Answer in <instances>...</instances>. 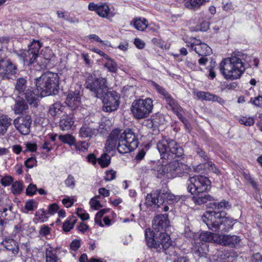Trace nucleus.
I'll list each match as a JSON object with an SVG mask.
<instances>
[{
	"instance_id": "3",
	"label": "nucleus",
	"mask_w": 262,
	"mask_h": 262,
	"mask_svg": "<svg viewBox=\"0 0 262 262\" xmlns=\"http://www.w3.org/2000/svg\"><path fill=\"white\" fill-rule=\"evenodd\" d=\"M145 237L149 247L155 248L159 252L163 251L170 255L174 252L172 242L169 235L165 232L156 233L148 228L145 230Z\"/></svg>"
},
{
	"instance_id": "62",
	"label": "nucleus",
	"mask_w": 262,
	"mask_h": 262,
	"mask_svg": "<svg viewBox=\"0 0 262 262\" xmlns=\"http://www.w3.org/2000/svg\"><path fill=\"white\" fill-rule=\"evenodd\" d=\"M91 207L95 209H98L101 206L100 203L99 201L92 199L90 202Z\"/></svg>"
},
{
	"instance_id": "45",
	"label": "nucleus",
	"mask_w": 262,
	"mask_h": 262,
	"mask_svg": "<svg viewBox=\"0 0 262 262\" xmlns=\"http://www.w3.org/2000/svg\"><path fill=\"white\" fill-rule=\"evenodd\" d=\"M211 95L212 94L208 92L203 91H200L196 93V96L198 98L202 100L210 101Z\"/></svg>"
},
{
	"instance_id": "9",
	"label": "nucleus",
	"mask_w": 262,
	"mask_h": 262,
	"mask_svg": "<svg viewBox=\"0 0 262 262\" xmlns=\"http://www.w3.org/2000/svg\"><path fill=\"white\" fill-rule=\"evenodd\" d=\"M153 108L152 100L150 98L138 99L133 101L131 111L134 116L138 119H143L148 116Z\"/></svg>"
},
{
	"instance_id": "60",
	"label": "nucleus",
	"mask_w": 262,
	"mask_h": 262,
	"mask_svg": "<svg viewBox=\"0 0 262 262\" xmlns=\"http://www.w3.org/2000/svg\"><path fill=\"white\" fill-rule=\"evenodd\" d=\"M251 262H262V256L259 253L257 252L255 254H253L251 258Z\"/></svg>"
},
{
	"instance_id": "4",
	"label": "nucleus",
	"mask_w": 262,
	"mask_h": 262,
	"mask_svg": "<svg viewBox=\"0 0 262 262\" xmlns=\"http://www.w3.org/2000/svg\"><path fill=\"white\" fill-rule=\"evenodd\" d=\"M36 89L41 97L56 95L59 90V77L56 73L47 72L35 79Z\"/></svg>"
},
{
	"instance_id": "37",
	"label": "nucleus",
	"mask_w": 262,
	"mask_h": 262,
	"mask_svg": "<svg viewBox=\"0 0 262 262\" xmlns=\"http://www.w3.org/2000/svg\"><path fill=\"white\" fill-rule=\"evenodd\" d=\"M217 235L216 234L207 231L202 233L200 235V237L202 241L211 243L215 241L214 238L217 237Z\"/></svg>"
},
{
	"instance_id": "50",
	"label": "nucleus",
	"mask_w": 262,
	"mask_h": 262,
	"mask_svg": "<svg viewBox=\"0 0 262 262\" xmlns=\"http://www.w3.org/2000/svg\"><path fill=\"white\" fill-rule=\"evenodd\" d=\"M196 152L198 155H200L201 157H202L203 159V165H205L206 164L208 163V161H210L209 160V157H208L207 155L204 151H203L201 149L198 148L196 149Z\"/></svg>"
},
{
	"instance_id": "57",
	"label": "nucleus",
	"mask_w": 262,
	"mask_h": 262,
	"mask_svg": "<svg viewBox=\"0 0 262 262\" xmlns=\"http://www.w3.org/2000/svg\"><path fill=\"white\" fill-rule=\"evenodd\" d=\"M36 159L33 157L28 158L25 162V165L28 168H32L36 164Z\"/></svg>"
},
{
	"instance_id": "44",
	"label": "nucleus",
	"mask_w": 262,
	"mask_h": 262,
	"mask_svg": "<svg viewBox=\"0 0 262 262\" xmlns=\"http://www.w3.org/2000/svg\"><path fill=\"white\" fill-rule=\"evenodd\" d=\"M59 139L62 142L70 145L73 144L75 141L74 137L70 134L60 135L59 136Z\"/></svg>"
},
{
	"instance_id": "34",
	"label": "nucleus",
	"mask_w": 262,
	"mask_h": 262,
	"mask_svg": "<svg viewBox=\"0 0 262 262\" xmlns=\"http://www.w3.org/2000/svg\"><path fill=\"white\" fill-rule=\"evenodd\" d=\"M203 166L204 168H208L209 170L212 171L217 175L220 173V170L216 167L215 165L212 163L211 161H208V163L205 165L200 164L196 166V167L194 168V170L195 171L200 172V170L203 168Z\"/></svg>"
},
{
	"instance_id": "58",
	"label": "nucleus",
	"mask_w": 262,
	"mask_h": 262,
	"mask_svg": "<svg viewBox=\"0 0 262 262\" xmlns=\"http://www.w3.org/2000/svg\"><path fill=\"white\" fill-rule=\"evenodd\" d=\"M13 181V179L10 176H5L1 180V183L3 186H7L10 185Z\"/></svg>"
},
{
	"instance_id": "16",
	"label": "nucleus",
	"mask_w": 262,
	"mask_h": 262,
	"mask_svg": "<svg viewBox=\"0 0 262 262\" xmlns=\"http://www.w3.org/2000/svg\"><path fill=\"white\" fill-rule=\"evenodd\" d=\"M160 190L153 191L148 194L145 198V204L147 206H150L155 208H159L163 205L164 201L160 198Z\"/></svg>"
},
{
	"instance_id": "29",
	"label": "nucleus",
	"mask_w": 262,
	"mask_h": 262,
	"mask_svg": "<svg viewBox=\"0 0 262 262\" xmlns=\"http://www.w3.org/2000/svg\"><path fill=\"white\" fill-rule=\"evenodd\" d=\"M193 50L199 55L205 56L212 53L211 49L206 43H202L195 47Z\"/></svg>"
},
{
	"instance_id": "10",
	"label": "nucleus",
	"mask_w": 262,
	"mask_h": 262,
	"mask_svg": "<svg viewBox=\"0 0 262 262\" xmlns=\"http://www.w3.org/2000/svg\"><path fill=\"white\" fill-rule=\"evenodd\" d=\"M210 188V182L206 177L194 176L188 180L187 190L191 194L202 193Z\"/></svg>"
},
{
	"instance_id": "8",
	"label": "nucleus",
	"mask_w": 262,
	"mask_h": 262,
	"mask_svg": "<svg viewBox=\"0 0 262 262\" xmlns=\"http://www.w3.org/2000/svg\"><path fill=\"white\" fill-rule=\"evenodd\" d=\"M105 78H97L95 76H89L86 80V88L92 93V95L98 98H102L107 93V87Z\"/></svg>"
},
{
	"instance_id": "56",
	"label": "nucleus",
	"mask_w": 262,
	"mask_h": 262,
	"mask_svg": "<svg viewBox=\"0 0 262 262\" xmlns=\"http://www.w3.org/2000/svg\"><path fill=\"white\" fill-rule=\"evenodd\" d=\"M12 206H10L9 209L6 208H4L2 213V216H4L5 217H7V220H11V215L12 214Z\"/></svg>"
},
{
	"instance_id": "7",
	"label": "nucleus",
	"mask_w": 262,
	"mask_h": 262,
	"mask_svg": "<svg viewBox=\"0 0 262 262\" xmlns=\"http://www.w3.org/2000/svg\"><path fill=\"white\" fill-rule=\"evenodd\" d=\"M41 47V44L39 41L33 40L29 46L28 50H19L14 53L23 60L25 65H34L36 61H38L39 51Z\"/></svg>"
},
{
	"instance_id": "42",
	"label": "nucleus",
	"mask_w": 262,
	"mask_h": 262,
	"mask_svg": "<svg viewBox=\"0 0 262 262\" xmlns=\"http://www.w3.org/2000/svg\"><path fill=\"white\" fill-rule=\"evenodd\" d=\"M97 161L102 167H105L110 164L111 157L107 154L104 153Z\"/></svg>"
},
{
	"instance_id": "33",
	"label": "nucleus",
	"mask_w": 262,
	"mask_h": 262,
	"mask_svg": "<svg viewBox=\"0 0 262 262\" xmlns=\"http://www.w3.org/2000/svg\"><path fill=\"white\" fill-rule=\"evenodd\" d=\"M151 85L155 88L157 91L163 96V98L166 101L172 96L162 86L159 85L154 81L151 82Z\"/></svg>"
},
{
	"instance_id": "43",
	"label": "nucleus",
	"mask_w": 262,
	"mask_h": 262,
	"mask_svg": "<svg viewBox=\"0 0 262 262\" xmlns=\"http://www.w3.org/2000/svg\"><path fill=\"white\" fill-rule=\"evenodd\" d=\"M23 184L20 181H16L12 185L11 190L15 194H20L22 191Z\"/></svg>"
},
{
	"instance_id": "31",
	"label": "nucleus",
	"mask_w": 262,
	"mask_h": 262,
	"mask_svg": "<svg viewBox=\"0 0 262 262\" xmlns=\"http://www.w3.org/2000/svg\"><path fill=\"white\" fill-rule=\"evenodd\" d=\"M20 98L15 101L14 105L13 110L15 114H21L28 108V104L24 98L23 97Z\"/></svg>"
},
{
	"instance_id": "53",
	"label": "nucleus",
	"mask_w": 262,
	"mask_h": 262,
	"mask_svg": "<svg viewBox=\"0 0 262 262\" xmlns=\"http://www.w3.org/2000/svg\"><path fill=\"white\" fill-rule=\"evenodd\" d=\"M9 41V39L7 38L2 37L0 38V57H4L6 56L3 49V44L7 43Z\"/></svg>"
},
{
	"instance_id": "6",
	"label": "nucleus",
	"mask_w": 262,
	"mask_h": 262,
	"mask_svg": "<svg viewBox=\"0 0 262 262\" xmlns=\"http://www.w3.org/2000/svg\"><path fill=\"white\" fill-rule=\"evenodd\" d=\"M188 171V166L179 162L174 160L165 165H162L159 170L158 177L161 178L162 176H165L168 179H172L177 176H180L183 173Z\"/></svg>"
},
{
	"instance_id": "64",
	"label": "nucleus",
	"mask_w": 262,
	"mask_h": 262,
	"mask_svg": "<svg viewBox=\"0 0 262 262\" xmlns=\"http://www.w3.org/2000/svg\"><path fill=\"white\" fill-rule=\"evenodd\" d=\"M73 224L67 221L63 224V230L65 232H69L72 228H73Z\"/></svg>"
},
{
	"instance_id": "20",
	"label": "nucleus",
	"mask_w": 262,
	"mask_h": 262,
	"mask_svg": "<svg viewBox=\"0 0 262 262\" xmlns=\"http://www.w3.org/2000/svg\"><path fill=\"white\" fill-rule=\"evenodd\" d=\"M1 244L8 251L11 252L14 256H15L19 252L18 243L13 238H6L1 242Z\"/></svg>"
},
{
	"instance_id": "32",
	"label": "nucleus",
	"mask_w": 262,
	"mask_h": 262,
	"mask_svg": "<svg viewBox=\"0 0 262 262\" xmlns=\"http://www.w3.org/2000/svg\"><path fill=\"white\" fill-rule=\"evenodd\" d=\"M97 13L100 16L106 18L114 16V14L110 13V8L108 5L106 4H102L99 5Z\"/></svg>"
},
{
	"instance_id": "30",
	"label": "nucleus",
	"mask_w": 262,
	"mask_h": 262,
	"mask_svg": "<svg viewBox=\"0 0 262 262\" xmlns=\"http://www.w3.org/2000/svg\"><path fill=\"white\" fill-rule=\"evenodd\" d=\"M65 108V106L60 102H56L49 107V113L53 117L60 115Z\"/></svg>"
},
{
	"instance_id": "59",
	"label": "nucleus",
	"mask_w": 262,
	"mask_h": 262,
	"mask_svg": "<svg viewBox=\"0 0 262 262\" xmlns=\"http://www.w3.org/2000/svg\"><path fill=\"white\" fill-rule=\"evenodd\" d=\"M107 209H101V210H100L98 212H97V213L96 214V217H95V222L97 223H99V224L100 226H103V225L102 224V223L101 222V221L100 222H98V220H97V219L99 218V219H101V217L105 214L107 212Z\"/></svg>"
},
{
	"instance_id": "41",
	"label": "nucleus",
	"mask_w": 262,
	"mask_h": 262,
	"mask_svg": "<svg viewBox=\"0 0 262 262\" xmlns=\"http://www.w3.org/2000/svg\"><path fill=\"white\" fill-rule=\"evenodd\" d=\"M50 55L46 57H43L39 55L38 61H36L35 63L39 65L40 69H45L47 68L50 62Z\"/></svg>"
},
{
	"instance_id": "28",
	"label": "nucleus",
	"mask_w": 262,
	"mask_h": 262,
	"mask_svg": "<svg viewBox=\"0 0 262 262\" xmlns=\"http://www.w3.org/2000/svg\"><path fill=\"white\" fill-rule=\"evenodd\" d=\"M136 148L130 147V144L127 143L121 137L119 138L117 149L120 154H125L131 151Z\"/></svg>"
},
{
	"instance_id": "54",
	"label": "nucleus",
	"mask_w": 262,
	"mask_h": 262,
	"mask_svg": "<svg viewBox=\"0 0 262 262\" xmlns=\"http://www.w3.org/2000/svg\"><path fill=\"white\" fill-rule=\"evenodd\" d=\"M37 190V187L35 185L30 184L26 189V193L28 195H32L36 193Z\"/></svg>"
},
{
	"instance_id": "40",
	"label": "nucleus",
	"mask_w": 262,
	"mask_h": 262,
	"mask_svg": "<svg viewBox=\"0 0 262 262\" xmlns=\"http://www.w3.org/2000/svg\"><path fill=\"white\" fill-rule=\"evenodd\" d=\"M46 262H57L58 258L55 252L51 249H47L46 252Z\"/></svg>"
},
{
	"instance_id": "19",
	"label": "nucleus",
	"mask_w": 262,
	"mask_h": 262,
	"mask_svg": "<svg viewBox=\"0 0 262 262\" xmlns=\"http://www.w3.org/2000/svg\"><path fill=\"white\" fill-rule=\"evenodd\" d=\"M207 206L208 208L213 210V211H207V212H220L222 213V215H225V212L223 211L225 209H229L231 207L229 202L225 200L220 202H209L207 204Z\"/></svg>"
},
{
	"instance_id": "63",
	"label": "nucleus",
	"mask_w": 262,
	"mask_h": 262,
	"mask_svg": "<svg viewBox=\"0 0 262 262\" xmlns=\"http://www.w3.org/2000/svg\"><path fill=\"white\" fill-rule=\"evenodd\" d=\"M59 206L56 203L52 204L49 206V212L51 214H54L58 210Z\"/></svg>"
},
{
	"instance_id": "2",
	"label": "nucleus",
	"mask_w": 262,
	"mask_h": 262,
	"mask_svg": "<svg viewBox=\"0 0 262 262\" xmlns=\"http://www.w3.org/2000/svg\"><path fill=\"white\" fill-rule=\"evenodd\" d=\"M202 220L210 230L221 233L228 232L236 222V220L222 215L220 212H205Z\"/></svg>"
},
{
	"instance_id": "12",
	"label": "nucleus",
	"mask_w": 262,
	"mask_h": 262,
	"mask_svg": "<svg viewBox=\"0 0 262 262\" xmlns=\"http://www.w3.org/2000/svg\"><path fill=\"white\" fill-rule=\"evenodd\" d=\"M103 103V110L106 112H111L116 110L119 105V96L116 92H108L102 98Z\"/></svg>"
},
{
	"instance_id": "5",
	"label": "nucleus",
	"mask_w": 262,
	"mask_h": 262,
	"mask_svg": "<svg viewBox=\"0 0 262 262\" xmlns=\"http://www.w3.org/2000/svg\"><path fill=\"white\" fill-rule=\"evenodd\" d=\"M157 147L162 159H171L180 157L184 154L182 147L175 141L164 137L157 144Z\"/></svg>"
},
{
	"instance_id": "23",
	"label": "nucleus",
	"mask_w": 262,
	"mask_h": 262,
	"mask_svg": "<svg viewBox=\"0 0 262 262\" xmlns=\"http://www.w3.org/2000/svg\"><path fill=\"white\" fill-rule=\"evenodd\" d=\"M74 123V120L72 115H63L59 122V126L62 130L70 129Z\"/></svg>"
},
{
	"instance_id": "39",
	"label": "nucleus",
	"mask_w": 262,
	"mask_h": 262,
	"mask_svg": "<svg viewBox=\"0 0 262 262\" xmlns=\"http://www.w3.org/2000/svg\"><path fill=\"white\" fill-rule=\"evenodd\" d=\"M106 59L107 60V61L104 64V67L108 69L109 72L116 73L118 70L117 63L108 56V58Z\"/></svg>"
},
{
	"instance_id": "13",
	"label": "nucleus",
	"mask_w": 262,
	"mask_h": 262,
	"mask_svg": "<svg viewBox=\"0 0 262 262\" xmlns=\"http://www.w3.org/2000/svg\"><path fill=\"white\" fill-rule=\"evenodd\" d=\"M31 123V117L29 115L18 117L13 121V124L16 129L22 135H25L30 133Z\"/></svg>"
},
{
	"instance_id": "48",
	"label": "nucleus",
	"mask_w": 262,
	"mask_h": 262,
	"mask_svg": "<svg viewBox=\"0 0 262 262\" xmlns=\"http://www.w3.org/2000/svg\"><path fill=\"white\" fill-rule=\"evenodd\" d=\"M65 184L67 187H70L72 189L74 188L75 186V181L74 178L71 174H69L67 178L64 181Z\"/></svg>"
},
{
	"instance_id": "14",
	"label": "nucleus",
	"mask_w": 262,
	"mask_h": 262,
	"mask_svg": "<svg viewBox=\"0 0 262 262\" xmlns=\"http://www.w3.org/2000/svg\"><path fill=\"white\" fill-rule=\"evenodd\" d=\"M169 221L167 214H159L155 217L152 221V227L156 233L165 232L168 227Z\"/></svg>"
},
{
	"instance_id": "52",
	"label": "nucleus",
	"mask_w": 262,
	"mask_h": 262,
	"mask_svg": "<svg viewBox=\"0 0 262 262\" xmlns=\"http://www.w3.org/2000/svg\"><path fill=\"white\" fill-rule=\"evenodd\" d=\"M249 102L256 106H260L262 104V96H258L254 98H251Z\"/></svg>"
},
{
	"instance_id": "15",
	"label": "nucleus",
	"mask_w": 262,
	"mask_h": 262,
	"mask_svg": "<svg viewBox=\"0 0 262 262\" xmlns=\"http://www.w3.org/2000/svg\"><path fill=\"white\" fill-rule=\"evenodd\" d=\"M33 88L30 86H27L23 92L18 93V97L26 99L30 105L36 106L38 102L37 95L33 92Z\"/></svg>"
},
{
	"instance_id": "61",
	"label": "nucleus",
	"mask_w": 262,
	"mask_h": 262,
	"mask_svg": "<svg viewBox=\"0 0 262 262\" xmlns=\"http://www.w3.org/2000/svg\"><path fill=\"white\" fill-rule=\"evenodd\" d=\"M80 246V241L78 239H74L70 245L71 249L73 251H76Z\"/></svg>"
},
{
	"instance_id": "55",
	"label": "nucleus",
	"mask_w": 262,
	"mask_h": 262,
	"mask_svg": "<svg viewBox=\"0 0 262 262\" xmlns=\"http://www.w3.org/2000/svg\"><path fill=\"white\" fill-rule=\"evenodd\" d=\"M89 145L85 142H78L76 145V148L81 151H84L87 150Z\"/></svg>"
},
{
	"instance_id": "11",
	"label": "nucleus",
	"mask_w": 262,
	"mask_h": 262,
	"mask_svg": "<svg viewBox=\"0 0 262 262\" xmlns=\"http://www.w3.org/2000/svg\"><path fill=\"white\" fill-rule=\"evenodd\" d=\"M17 66L6 56L0 57V77L10 79L17 72Z\"/></svg>"
},
{
	"instance_id": "46",
	"label": "nucleus",
	"mask_w": 262,
	"mask_h": 262,
	"mask_svg": "<svg viewBox=\"0 0 262 262\" xmlns=\"http://www.w3.org/2000/svg\"><path fill=\"white\" fill-rule=\"evenodd\" d=\"M37 208V203L33 200L27 201L25 204V209L27 211H33Z\"/></svg>"
},
{
	"instance_id": "25",
	"label": "nucleus",
	"mask_w": 262,
	"mask_h": 262,
	"mask_svg": "<svg viewBox=\"0 0 262 262\" xmlns=\"http://www.w3.org/2000/svg\"><path fill=\"white\" fill-rule=\"evenodd\" d=\"M66 102L72 109L76 108L80 104V98L79 94L70 93L68 94Z\"/></svg>"
},
{
	"instance_id": "22",
	"label": "nucleus",
	"mask_w": 262,
	"mask_h": 262,
	"mask_svg": "<svg viewBox=\"0 0 262 262\" xmlns=\"http://www.w3.org/2000/svg\"><path fill=\"white\" fill-rule=\"evenodd\" d=\"M160 198L164 202L166 201L169 204L177 203L181 199L180 196L174 195L166 189L160 190Z\"/></svg>"
},
{
	"instance_id": "21",
	"label": "nucleus",
	"mask_w": 262,
	"mask_h": 262,
	"mask_svg": "<svg viewBox=\"0 0 262 262\" xmlns=\"http://www.w3.org/2000/svg\"><path fill=\"white\" fill-rule=\"evenodd\" d=\"M241 239L236 235H223L220 243L224 246L236 248L239 245Z\"/></svg>"
},
{
	"instance_id": "24",
	"label": "nucleus",
	"mask_w": 262,
	"mask_h": 262,
	"mask_svg": "<svg viewBox=\"0 0 262 262\" xmlns=\"http://www.w3.org/2000/svg\"><path fill=\"white\" fill-rule=\"evenodd\" d=\"M96 129L91 124L84 123L80 128L79 136L81 138H91L96 135Z\"/></svg>"
},
{
	"instance_id": "36",
	"label": "nucleus",
	"mask_w": 262,
	"mask_h": 262,
	"mask_svg": "<svg viewBox=\"0 0 262 262\" xmlns=\"http://www.w3.org/2000/svg\"><path fill=\"white\" fill-rule=\"evenodd\" d=\"M166 102L168 105L169 108L174 113L175 112L182 111V108L179 104L177 101L175 100L172 97H171L169 99H168Z\"/></svg>"
},
{
	"instance_id": "27",
	"label": "nucleus",
	"mask_w": 262,
	"mask_h": 262,
	"mask_svg": "<svg viewBox=\"0 0 262 262\" xmlns=\"http://www.w3.org/2000/svg\"><path fill=\"white\" fill-rule=\"evenodd\" d=\"M196 196L192 197V200L193 202L198 205H201L205 203H207L208 202H212L213 201V198L208 194H195Z\"/></svg>"
},
{
	"instance_id": "18",
	"label": "nucleus",
	"mask_w": 262,
	"mask_h": 262,
	"mask_svg": "<svg viewBox=\"0 0 262 262\" xmlns=\"http://www.w3.org/2000/svg\"><path fill=\"white\" fill-rule=\"evenodd\" d=\"M120 137L127 143L130 144V147L137 148L138 147V139L132 129H126L122 133H120Z\"/></svg>"
},
{
	"instance_id": "49",
	"label": "nucleus",
	"mask_w": 262,
	"mask_h": 262,
	"mask_svg": "<svg viewBox=\"0 0 262 262\" xmlns=\"http://www.w3.org/2000/svg\"><path fill=\"white\" fill-rule=\"evenodd\" d=\"M116 172L112 169L106 171L104 180L106 181H111L116 178Z\"/></svg>"
},
{
	"instance_id": "17",
	"label": "nucleus",
	"mask_w": 262,
	"mask_h": 262,
	"mask_svg": "<svg viewBox=\"0 0 262 262\" xmlns=\"http://www.w3.org/2000/svg\"><path fill=\"white\" fill-rule=\"evenodd\" d=\"M120 132V130L116 129L111 133L105 146L107 151L110 152L116 147L117 143H118Z\"/></svg>"
},
{
	"instance_id": "51",
	"label": "nucleus",
	"mask_w": 262,
	"mask_h": 262,
	"mask_svg": "<svg viewBox=\"0 0 262 262\" xmlns=\"http://www.w3.org/2000/svg\"><path fill=\"white\" fill-rule=\"evenodd\" d=\"M77 214L82 221L87 220L89 219V214L85 212L82 208L77 209Z\"/></svg>"
},
{
	"instance_id": "1",
	"label": "nucleus",
	"mask_w": 262,
	"mask_h": 262,
	"mask_svg": "<svg viewBox=\"0 0 262 262\" xmlns=\"http://www.w3.org/2000/svg\"><path fill=\"white\" fill-rule=\"evenodd\" d=\"M244 56L242 52H234L230 57L222 60L219 68L225 79L233 80L241 77L245 70L242 62Z\"/></svg>"
},
{
	"instance_id": "47",
	"label": "nucleus",
	"mask_w": 262,
	"mask_h": 262,
	"mask_svg": "<svg viewBox=\"0 0 262 262\" xmlns=\"http://www.w3.org/2000/svg\"><path fill=\"white\" fill-rule=\"evenodd\" d=\"M239 122L241 124H244L246 126H251L254 123V120L253 118L243 117L239 119Z\"/></svg>"
},
{
	"instance_id": "26",
	"label": "nucleus",
	"mask_w": 262,
	"mask_h": 262,
	"mask_svg": "<svg viewBox=\"0 0 262 262\" xmlns=\"http://www.w3.org/2000/svg\"><path fill=\"white\" fill-rule=\"evenodd\" d=\"M12 120L6 115L0 116V136L5 135L9 127L12 124Z\"/></svg>"
},
{
	"instance_id": "35",
	"label": "nucleus",
	"mask_w": 262,
	"mask_h": 262,
	"mask_svg": "<svg viewBox=\"0 0 262 262\" xmlns=\"http://www.w3.org/2000/svg\"><path fill=\"white\" fill-rule=\"evenodd\" d=\"M134 25L138 30L143 31L147 27V21L145 18H136L134 19Z\"/></svg>"
},
{
	"instance_id": "38",
	"label": "nucleus",
	"mask_w": 262,
	"mask_h": 262,
	"mask_svg": "<svg viewBox=\"0 0 262 262\" xmlns=\"http://www.w3.org/2000/svg\"><path fill=\"white\" fill-rule=\"evenodd\" d=\"M27 80L24 78H19L16 80V82L15 86V91L18 94L19 92H23L24 89L27 86Z\"/></svg>"
}]
</instances>
